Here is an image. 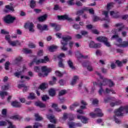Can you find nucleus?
<instances>
[{
    "instance_id": "19",
    "label": "nucleus",
    "mask_w": 128,
    "mask_h": 128,
    "mask_svg": "<svg viewBox=\"0 0 128 128\" xmlns=\"http://www.w3.org/2000/svg\"><path fill=\"white\" fill-rule=\"evenodd\" d=\"M5 8L7 10H4V12H10V10H11V12H14V7L12 6L7 5L5 6Z\"/></svg>"
},
{
    "instance_id": "9",
    "label": "nucleus",
    "mask_w": 128,
    "mask_h": 128,
    "mask_svg": "<svg viewBox=\"0 0 128 128\" xmlns=\"http://www.w3.org/2000/svg\"><path fill=\"white\" fill-rule=\"evenodd\" d=\"M66 55L64 53H61L59 56H58V58H59L60 61L58 62V66L59 68H64V64L62 62H64V60L62 59V58H65Z\"/></svg>"
},
{
    "instance_id": "13",
    "label": "nucleus",
    "mask_w": 128,
    "mask_h": 128,
    "mask_svg": "<svg viewBox=\"0 0 128 128\" xmlns=\"http://www.w3.org/2000/svg\"><path fill=\"white\" fill-rule=\"evenodd\" d=\"M62 118L64 120H66L67 118H68L69 120H74V115L72 114L64 113Z\"/></svg>"
},
{
    "instance_id": "61",
    "label": "nucleus",
    "mask_w": 128,
    "mask_h": 128,
    "mask_svg": "<svg viewBox=\"0 0 128 128\" xmlns=\"http://www.w3.org/2000/svg\"><path fill=\"white\" fill-rule=\"evenodd\" d=\"M5 39L8 42V44H10V42L12 41L10 40V35H6L5 36Z\"/></svg>"
},
{
    "instance_id": "58",
    "label": "nucleus",
    "mask_w": 128,
    "mask_h": 128,
    "mask_svg": "<svg viewBox=\"0 0 128 128\" xmlns=\"http://www.w3.org/2000/svg\"><path fill=\"white\" fill-rule=\"evenodd\" d=\"M34 70L36 72H40V68L38 66H36L34 68Z\"/></svg>"
},
{
    "instance_id": "11",
    "label": "nucleus",
    "mask_w": 128,
    "mask_h": 128,
    "mask_svg": "<svg viewBox=\"0 0 128 128\" xmlns=\"http://www.w3.org/2000/svg\"><path fill=\"white\" fill-rule=\"evenodd\" d=\"M58 18L60 20H66L69 22H72V18H70L68 16V15H67V14H65L64 16H58Z\"/></svg>"
},
{
    "instance_id": "26",
    "label": "nucleus",
    "mask_w": 128,
    "mask_h": 128,
    "mask_svg": "<svg viewBox=\"0 0 128 128\" xmlns=\"http://www.w3.org/2000/svg\"><path fill=\"white\" fill-rule=\"evenodd\" d=\"M110 14L113 18H120V14H118V13L116 14L114 11H111L110 12Z\"/></svg>"
},
{
    "instance_id": "49",
    "label": "nucleus",
    "mask_w": 128,
    "mask_h": 128,
    "mask_svg": "<svg viewBox=\"0 0 128 128\" xmlns=\"http://www.w3.org/2000/svg\"><path fill=\"white\" fill-rule=\"evenodd\" d=\"M66 94V90H61L60 92H59V96H64V94Z\"/></svg>"
},
{
    "instance_id": "44",
    "label": "nucleus",
    "mask_w": 128,
    "mask_h": 128,
    "mask_svg": "<svg viewBox=\"0 0 128 128\" xmlns=\"http://www.w3.org/2000/svg\"><path fill=\"white\" fill-rule=\"evenodd\" d=\"M122 48H127L128 46V41L124 42L122 44L119 46Z\"/></svg>"
},
{
    "instance_id": "27",
    "label": "nucleus",
    "mask_w": 128,
    "mask_h": 128,
    "mask_svg": "<svg viewBox=\"0 0 128 128\" xmlns=\"http://www.w3.org/2000/svg\"><path fill=\"white\" fill-rule=\"evenodd\" d=\"M48 18V16L46 14H44L42 16L38 18L39 22H44Z\"/></svg>"
},
{
    "instance_id": "40",
    "label": "nucleus",
    "mask_w": 128,
    "mask_h": 128,
    "mask_svg": "<svg viewBox=\"0 0 128 128\" xmlns=\"http://www.w3.org/2000/svg\"><path fill=\"white\" fill-rule=\"evenodd\" d=\"M22 56H18L14 60L15 64H18V62H22Z\"/></svg>"
},
{
    "instance_id": "38",
    "label": "nucleus",
    "mask_w": 128,
    "mask_h": 128,
    "mask_svg": "<svg viewBox=\"0 0 128 128\" xmlns=\"http://www.w3.org/2000/svg\"><path fill=\"white\" fill-rule=\"evenodd\" d=\"M109 88H112V86H114V83L111 80L108 79V83Z\"/></svg>"
},
{
    "instance_id": "23",
    "label": "nucleus",
    "mask_w": 128,
    "mask_h": 128,
    "mask_svg": "<svg viewBox=\"0 0 128 128\" xmlns=\"http://www.w3.org/2000/svg\"><path fill=\"white\" fill-rule=\"evenodd\" d=\"M97 40L98 42L104 43L105 42H108V38L104 36H100L97 38Z\"/></svg>"
},
{
    "instance_id": "59",
    "label": "nucleus",
    "mask_w": 128,
    "mask_h": 128,
    "mask_svg": "<svg viewBox=\"0 0 128 128\" xmlns=\"http://www.w3.org/2000/svg\"><path fill=\"white\" fill-rule=\"evenodd\" d=\"M116 64H118V66H122V62L118 60H116Z\"/></svg>"
},
{
    "instance_id": "53",
    "label": "nucleus",
    "mask_w": 128,
    "mask_h": 128,
    "mask_svg": "<svg viewBox=\"0 0 128 128\" xmlns=\"http://www.w3.org/2000/svg\"><path fill=\"white\" fill-rule=\"evenodd\" d=\"M24 52L25 54H32V50L26 48L24 50Z\"/></svg>"
},
{
    "instance_id": "55",
    "label": "nucleus",
    "mask_w": 128,
    "mask_h": 128,
    "mask_svg": "<svg viewBox=\"0 0 128 128\" xmlns=\"http://www.w3.org/2000/svg\"><path fill=\"white\" fill-rule=\"evenodd\" d=\"M10 63L9 62H7L5 64V70H8V67L10 66Z\"/></svg>"
},
{
    "instance_id": "21",
    "label": "nucleus",
    "mask_w": 128,
    "mask_h": 128,
    "mask_svg": "<svg viewBox=\"0 0 128 128\" xmlns=\"http://www.w3.org/2000/svg\"><path fill=\"white\" fill-rule=\"evenodd\" d=\"M12 106L14 108H20L22 104L17 101H14L11 103Z\"/></svg>"
},
{
    "instance_id": "4",
    "label": "nucleus",
    "mask_w": 128,
    "mask_h": 128,
    "mask_svg": "<svg viewBox=\"0 0 128 128\" xmlns=\"http://www.w3.org/2000/svg\"><path fill=\"white\" fill-rule=\"evenodd\" d=\"M48 56H46L44 57V59H36L34 58V61L30 63V66H32L34 63L35 62L36 64H44L46 62H48Z\"/></svg>"
},
{
    "instance_id": "3",
    "label": "nucleus",
    "mask_w": 128,
    "mask_h": 128,
    "mask_svg": "<svg viewBox=\"0 0 128 128\" xmlns=\"http://www.w3.org/2000/svg\"><path fill=\"white\" fill-rule=\"evenodd\" d=\"M96 74L99 76L100 78L101 82H94V86H98L100 87L102 86H108V79L106 78H104L103 76H102L100 75V73L98 72H96Z\"/></svg>"
},
{
    "instance_id": "24",
    "label": "nucleus",
    "mask_w": 128,
    "mask_h": 128,
    "mask_svg": "<svg viewBox=\"0 0 128 128\" xmlns=\"http://www.w3.org/2000/svg\"><path fill=\"white\" fill-rule=\"evenodd\" d=\"M52 108H54L56 112H62V109L58 107V104H52Z\"/></svg>"
},
{
    "instance_id": "29",
    "label": "nucleus",
    "mask_w": 128,
    "mask_h": 128,
    "mask_svg": "<svg viewBox=\"0 0 128 128\" xmlns=\"http://www.w3.org/2000/svg\"><path fill=\"white\" fill-rule=\"evenodd\" d=\"M116 26H120V28H118V32H121V30H122V28H124V25L122 23H118L116 24Z\"/></svg>"
},
{
    "instance_id": "7",
    "label": "nucleus",
    "mask_w": 128,
    "mask_h": 128,
    "mask_svg": "<svg viewBox=\"0 0 128 128\" xmlns=\"http://www.w3.org/2000/svg\"><path fill=\"white\" fill-rule=\"evenodd\" d=\"M41 70L42 72H45V74L42 75V74H40V76H48V72H50L52 69L50 68H48L46 66H43L42 67Z\"/></svg>"
},
{
    "instance_id": "52",
    "label": "nucleus",
    "mask_w": 128,
    "mask_h": 128,
    "mask_svg": "<svg viewBox=\"0 0 128 128\" xmlns=\"http://www.w3.org/2000/svg\"><path fill=\"white\" fill-rule=\"evenodd\" d=\"M74 0H68L67 2V4L68 6H74Z\"/></svg>"
},
{
    "instance_id": "8",
    "label": "nucleus",
    "mask_w": 128,
    "mask_h": 128,
    "mask_svg": "<svg viewBox=\"0 0 128 128\" xmlns=\"http://www.w3.org/2000/svg\"><path fill=\"white\" fill-rule=\"evenodd\" d=\"M82 66L84 68H87L90 72L92 71V62L90 61H87L86 62H84L82 63Z\"/></svg>"
},
{
    "instance_id": "10",
    "label": "nucleus",
    "mask_w": 128,
    "mask_h": 128,
    "mask_svg": "<svg viewBox=\"0 0 128 128\" xmlns=\"http://www.w3.org/2000/svg\"><path fill=\"white\" fill-rule=\"evenodd\" d=\"M26 28H28L30 32H34V24L32 22H28L25 24Z\"/></svg>"
},
{
    "instance_id": "15",
    "label": "nucleus",
    "mask_w": 128,
    "mask_h": 128,
    "mask_svg": "<svg viewBox=\"0 0 128 128\" xmlns=\"http://www.w3.org/2000/svg\"><path fill=\"white\" fill-rule=\"evenodd\" d=\"M90 48H100V44H95L94 41H90L89 44Z\"/></svg>"
},
{
    "instance_id": "32",
    "label": "nucleus",
    "mask_w": 128,
    "mask_h": 128,
    "mask_svg": "<svg viewBox=\"0 0 128 128\" xmlns=\"http://www.w3.org/2000/svg\"><path fill=\"white\" fill-rule=\"evenodd\" d=\"M122 104V101L118 100L116 102H111L110 104V106H118V104Z\"/></svg>"
},
{
    "instance_id": "47",
    "label": "nucleus",
    "mask_w": 128,
    "mask_h": 128,
    "mask_svg": "<svg viewBox=\"0 0 128 128\" xmlns=\"http://www.w3.org/2000/svg\"><path fill=\"white\" fill-rule=\"evenodd\" d=\"M20 118V117L18 115H15V116L10 117V118L11 120H19V118Z\"/></svg>"
},
{
    "instance_id": "43",
    "label": "nucleus",
    "mask_w": 128,
    "mask_h": 128,
    "mask_svg": "<svg viewBox=\"0 0 128 128\" xmlns=\"http://www.w3.org/2000/svg\"><path fill=\"white\" fill-rule=\"evenodd\" d=\"M112 92V94H116V92L114 90L112 89H110L108 88H106V94H110V92Z\"/></svg>"
},
{
    "instance_id": "63",
    "label": "nucleus",
    "mask_w": 128,
    "mask_h": 128,
    "mask_svg": "<svg viewBox=\"0 0 128 128\" xmlns=\"http://www.w3.org/2000/svg\"><path fill=\"white\" fill-rule=\"evenodd\" d=\"M83 13H84V11H82V9L81 10H79L77 11L76 14L77 16H80V14H82Z\"/></svg>"
},
{
    "instance_id": "57",
    "label": "nucleus",
    "mask_w": 128,
    "mask_h": 128,
    "mask_svg": "<svg viewBox=\"0 0 128 128\" xmlns=\"http://www.w3.org/2000/svg\"><path fill=\"white\" fill-rule=\"evenodd\" d=\"M54 10H62V8L60 7L58 5H54Z\"/></svg>"
},
{
    "instance_id": "64",
    "label": "nucleus",
    "mask_w": 128,
    "mask_h": 128,
    "mask_svg": "<svg viewBox=\"0 0 128 128\" xmlns=\"http://www.w3.org/2000/svg\"><path fill=\"white\" fill-rule=\"evenodd\" d=\"M56 74L57 76H62L63 74L62 72H60V71H56Z\"/></svg>"
},
{
    "instance_id": "45",
    "label": "nucleus",
    "mask_w": 128,
    "mask_h": 128,
    "mask_svg": "<svg viewBox=\"0 0 128 128\" xmlns=\"http://www.w3.org/2000/svg\"><path fill=\"white\" fill-rule=\"evenodd\" d=\"M30 6L31 8H34L36 6V1L32 0L30 2Z\"/></svg>"
},
{
    "instance_id": "5",
    "label": "nucleus",
    "mask_w": 128,
    "mask_h": 128,
    "mask_svg": "<svg viewBox=\"0 0 128 128\" xmlns=\"http://www.w3.org/2000/svg\"><path fill=\"white\" fill-rule=\"evenodd\" d=\"M94 112H90V116L92 118H96V116H98L99 118H102V116H104V114L102 112V110L96 108L94 110Z\"/></svg>"
},
{
    "instance_id": "54",
    "label": "nucleus",
    "mask_w": 128,
    "mask_h": 128,
    "mask_svg": "<svg viewBox=\"0 0 128 128\" xmlns=\"http://www.w3.org/2000/svg\"><path fill=\"white\" fill-rule=\"evenodd\" d=\"M114 100V98H112V97H108L106 98H104V102H108V100Z\"/></svg>"
},
{
    "instance_id": "6",
    "label": "nucleus",
    "mask_w": 128,
    "mask_h": 128,
    "mask_svg": "<svg viewBox=\"0 0 128 128\" xmlns=\"http://www.w3.org/2000/svg\"><path fill=\"white\" fill-rule=\"evenodd\" d=\"M14 20H16V17H14L10 14L7 15L4 18V22L6 24H12Z\"/></svg>"
},
{
    "instance_id": "50",
    "label": "nucleus",
    "mask_w": 128,
    "mask_h": 128,
    "mask_svg": "<svg viewBox=\"0 0 128 128\" xmlns=\"http://www.w3.org/2000/svg\"><path fill=\"white\" fill-rule=\"evenodd\" d=\"M50 100V97L46 95H44L42 97V100L43 102H46V100Z\"/></svg>"
},
{
    "instance_id": "34",
    "label": "nucleus",
    "mask_w": 128,
    "mask_h": 128,
    "mask_svg": "<svg viewBox=\"0 0 128 128\" xmlns=\"http://www.w3.org/2000/svg\"><path fill=\"white\" fill-rule=\"evenodd\" d=\"M56 48H58V46H50V47H49L48 48V50L50 52H54L56 50Z\"/></svg>"
},
{
    "instance_id": "41",
    "label": "nucleus",
    "mask_w": 128,
    "mask_h": 128,
    "mask_svg": "<svg viewBox=\"0 0 128 128\" xmlns=\"http://www.w3.org/2000/svg\"><path fill=\"white\" fill-rule=\"evenodd\" d=\"M10 88V84H6V85H4L2 86V90H8Z\"/></svg>"
},
{
    "instance_id": "39",
    "label": "nucleus",
    "mask_w": 128,
    "mask_h": 128,
    "mask_svg": "<svg viewBox=\"0 0 128 128\" xmlns=\"http://www.w3.org/2000/svg\"><path fill=\"white\" fill-rule=\"evenodd\" d=\"M36 120L40 122L42 120V117L40 116L38 114H35Z\"/></svg>"
},
{
    "instance_id": "36",
    "label": "nucleus",
    "mask_w": 128,
    "mask_h": 128,
    "mask_svg": "<svg viewBox=\"0 0 128 128\" xmlns=\"http://www.w3.org/2000/svg\"><path fill=\"white\" fill-rule=\"evenodd\" d=\"M77 80H78V76H74L72 81L70 82V84H72V86H74V84H76Z\"/></svg>"
},
{
    "instance_id": "60",
    "label": "nucleus",
    "mask_w": 128,
    "mask_h": 128,
    "mask_svg": "<svg viewBox=\"0 0 128 128\" xmlns=\"http://www.w3.org/2000/svg\"><path fill=\"white\" fill-rule=\"evenodd\" d=\"M6 126V121H0V126Z\"/></svg>"
},
{
    "instance_id": "51",
    "label": "nucleus",
    "mask_w": 128,
    "mask_h": 128,
    "mask_svg": "<svg viewBox=\"0 0 128 128\" xmlns=\"http://www.w3.org/2000/svg\"><path fill=\"white\" fill-rule=\"evenodd\" d=\"M114 6V3H110L107 4V10H110Z\"/></svg>"
},
{
    "instance_id": "17",
    "label": "nucleus",
    "mask_w": 128,
    "mask_h": 128,
    "mask_svg": "<svg viewBox=\"0 0 128 128\" xmlns=\"http://www.w3.org/2000/svg\"><path fill=\"white\" fill-rule=\"evenodd\" d=\"M37 28L40 30H48V26L46 25L42 26L40 24H38Z\"/></svg>"
},
{
    "instance_id": "25",
    "label": "nucleus",
    "mask_w": 128,
    "mask_h": 128,
    "mask_svg": "<svg viewBox=\"0 0 128 128\" xmlns=\"http://www.w3.org/2000/svg\"><path fill=\"white\" fill-rule=\"evenodd\" d=\"M68 66H69V68H72V70H76V68L74 66V63L72 62V60H69L68 62Z\"/></svg>"
},
{
    "instance_id": "31",
    "label": "nucleus",
    "mask_w": 128,
    "mask_h": 128,
    "mask_svg": "<svg viewBox=\"0 0 128 128\" xmlns=\"http://www.w3.org/2000/svg\"><path fill=\"white\" fill-rule=\"evenodd\" d=\"M49 94L50 96H56V90L51 88L49 90Z\"/></svg>"
},
{
    "instance_id": "28",
    "label": "nucleus",
    "mask_w": 128,
    "mask_h": 128,
    "mask_svg": "<svg viewBox=\"0 0 128 128\" xmlns=\"http://www.w3.org/2000/svg\"><path fill=\"white\" fill-rule=\"evenodd\" d=\"M7 122L8 124V128H16V125L14 124L12 122L7 120Z\"/></svg>"
},
{
    "instance_id": "14",
    "label": "nucleus",
    "mask_w": 128,
    "mask_h": 128,
    "mask_svg": "<svg viewBox=\"0 0 128 128\" xmlns=\"http://www.w3.org/2000/svg\"><path fill=\"white\" fill-rule=\"evenodd\" d=\"M77 118L78 120H80L82 124H88V118L84 117V116H82L80 115L77 116Z\"/></svg>"
},
{
    "instance_id": "62",
    "label": "nucleus",
    "mask_w": 128,
    "mask_h": 128,
    "mask_svg": "<svg viewBox=\"0 0 128 128\" xmlns=\"http://www.w3.org/2000/svg\"><path fill=\"white\" fill-rule=\"evenodd\" d=\"M72 26L75 30H80V25L78 24H74Z\"/></svg>"
},
{
    "instance_id": "37",
    "label": "nucleus",
    "mask_w": 128,
    "mask_h": 128,
    "mask_svg": "<svg viewBox=\"0 0 128 128\" xmlns=\"http://www.w3.org/2000/svg\"><path fill=\"white\" fill-rule=\"evenodd\" d=\"M35 104L36 106H39L40 108H46V104L42 102H36L35 103Z\"/></svg>"
},
{
    "instance_id": "48",
    "label": "nucleus",
    "mask_w": 128,
    "mask_h": 128,
    "mask_svg": "<svg viewBox=\"0 0 128 128\" xmlns=\"http://www.w3.org/2000/svg\"><path fill=\"white\" fill-rule=\"evenodd\" d=\"M36 44L32 42L28 44V48H36Z\"/></svg>"
},
{
    "instance_id": "20",
    "label": "nucleus",
    "mask_w": 128,
    "mask_h": 128,
    "mask_svg": "<svg viewBox=\"0 0 128 128\" xmlns=\"http://www.w3.org/2000/svg\"><path fill=\"white\" fill-rule=\"evenodd\" d=\"M50 26L52 28H54V30L56 32H58V30H60V25H58L56 24L51 23Z\"/></svg>"
},
{
    "instance_id": "56",
    "label": "nucleus",
    "mask_w": 128,
    "mask_h": 128,
    "mask_svg": "<svg viewBox=\"0 0 128 128\" xmlns=\"http://www.w3.org/2000/svg\"><path fill=\"white\" fill-rule=\"evenodd\" d=\"M22 71L20 72H16L14 74V76H15L16 78H20V76H22Z\"/></svg>"
},
{
    "instance_id": "16",
    "label": "nucleus",
    "mask_w": 128,
    "mask_h": 128,
    "mask_svg": "<svg viewBox=\"0 0 128 128\" xmlns=\"http://www.w3.org/2000/svg\"><path fill=\"white\" fill-rule=\"evenodd\" d=\"M10 45L12 46H20V42L18 40L16 41H10Z\"/></svg>"
},
{
    "instance_id": "46",
    "label": "nucleus",
    "mask_w": 128,
    "mask_h": 128,
    "mask_svg": "<svg viewBox=\"0 0 128 128\" xmlns=\"http://www.w3.org/2000/svg\"><path fill=\"white\" fill-rule=\"evenodd\" d=\"M42 128V125L40 122H36L33 126L34 128Z\"/></svg>"
},
{
    "instance_id": "2",
    "label": "nucleus",
    "mask_w": 128,
    "mask_h": 128,
    "mask_svg": "<svg viewBox=\"0 0 128 128\" xmlns=\"http://www.w3.org/2000/svg\"><path fill=\"white\" fill-rule=\"evenodd\" d=\"M62 40H60V44L62 46H60V48L62 50H64V52H66L68 50V40H72V38L71 36H68L65 37H62Z\"/></svg>"
},
{
    "instance_id": "22",
    "label": "nucleus",
    "mask_w": 128,
    "mask_h": 128,
    "mask_svg": "<svg viewBox=\"0 0 128 128\" xmlns=\"http://www.w3.org/2000/svg\"><path fill=\"white\" fill-rule=\"evenodd\" d=\"M102 14H104V16H105V18H104V20H106V22H110V19L108 18V11H104L102 12Z\"/></svg>"
},
{
    "instance_id": "12",
    "label": "nucleus",
    "mask_w": 128,
    "mask_h": 128,
    "mask_svg": "<svg viewBox=\"0 0 128 128\" xmlns=\"http://www.w3.org/2000/svg\"><path fill=\"white\" fill-rule=\"evenodd\" d=\"M70 128H75L74 126H78V128H82V124L80 122L74 123V122H69L68 123Z\"/></svg>"
},
{
    "instance_id": "18",
    "label": "nucleus",
    "mask_w": 128,
    "mask_h": 128,
    "mask_svg": "<svg viewBox=\"0 0 128 128\" xmlns=\"http://www.w3.org/2000/svg\"><path fill=\"white\" fill-rule=\"evenodd\" d=\"M47 118L48 120H50V122H52L53 124H56V119H54V116L52 114L47 115Z\"/></svg>"
},
{
    "instance_id": "1",
    "label": "nucleus",
    "mask_w": 128,
    "mask_h": 128,
    "mask_svg": "<svg viewBox=\"0 0 128 128\" xmlns=\"http://www.w3.org/2000/svg\"><path fill=\"white\" fill-rule=\"evenodd\" d=\"M114 112L115 116H114V120L116 124H122V121L118 118V116H122L124 112L128 114V106H121L118 109L116 110Z\"/></svg>"
},
{
    "instance_id": "30",
    "label": "nucleus",
    "mask_w": 128,
    "mask_h": 128,
    "mask_svg": "<svg viewBox=\"0 0 128 128\" xmlns=\"http://www.w3.org/2000/svg\"><path fill=\"white\" fill-rule=\"evenodd\" d=\"M52 80L49 82V84L50 86H54V84H56V78L54 76H52Z\"/></svg>"
},
{
    "instance_id": "35",
    "label": "nucleus",
    "mask_w": 128,
    "mask_h": 128,
    "mask_svg": "<svg viewBox=\"0 0 128 128\" xmlns=\"http://www.w3.org/2000/svg\"><path fill=\"white\" fill-rule=\"evenodd\" d=\"M8 96V92L0 91V96L1 97L2 100H4V96Z\"/></svg>"
},
{
    "instance_id": "42",
    "label": "nucleus",
    "mask_w": 128,
    "mask_h": 128,
    "mask_svg": "<svg viewBox=\"0 0 128 128\" xmlns=\"http://www.w3.org/2000/svg\"><path fill=\"white\" fill-rule=\"evenodd\" d=\"M46 83H42V84L40 85L38 88L42 90H46Z\"/></svg>"
},
{
    "instance_id": "33",
    "label": "nucleus",
    "mask_w": 128,
    "mask_h": 128,
    "mask_svg": "<svg viewBox=\"0 0 128 128\" xmlns=\"http://www.w3.org/2000/svg\"><path fill=\"white\" fill-rule=\"evenodd\" d=\"M28 100H35L36 98V94L34 93H30L29 96H28Z\"/></svg>"
}]
</instances>
